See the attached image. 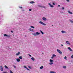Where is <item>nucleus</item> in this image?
<instances>
[{"instance_id": "nucleus-11", "label": "nucleus", "mask_w": 73, "mask_h": 73, "mask_svg": "<svg viewBox=\"0 0 73 73\" xmlns=\"http://www.w3.org/2000/svg\"><path fill=\"white\" fill-rule=\"evenodd\" d=\"M69 21L70 22V23L72 24L73 23V21L72 20H70Z\"/></svg>"}, {"instance_id": "nucleus-42", "label": "nucleus", "mask_w": 73, "mask_h": 73, "mask_svg": "<svg viewBox=\"0 0 73 73\" xmlns=\"http://www.w3.org/2000/svg\"><path fill=\"white\" fill-rule=\"evenodd\" d=\"M53 57H54L52 56L51 57V58L52 59V58H53Z\"/></svg>"}, {"instance_id": "nucleus-13", "label": "nucleus", "mask_w": 73, "mask_h": 73, "mask_svg": "<svg viewBox=\"0 0 73 73\" xmlns=\"http://www.w3.org/2000/svg\"><path fill=\"white\" fill-rule=\"evenodd\" d=\"M19 58L20 59V60H22V59H23V57L21 56H20L19 57Z\"/></svg>"}, {"instance_id": "nucleus-9", "label": "nucleus", "mask_w": 73, "mask_h": 73, "mask_svg": "<svg viewBox=\"0 0 73 73\" xmlns=\"http://www.w3.org/2000/svg\"><path fill=\"white\" fill-rule=\"evenodd\" d=\"M66 43L67 44H68V45H70V42H69V41H66Z\"/></svg>"}, {"instance_id": "nucleus-48", "label": "nucleus", "mask_w": 73, "mask_h": 73, "mask_svg": "<svg viewBox=\"0 0 73 73\" xmlns=\"http://www.w3.org/2000/svg\"><path fill=\"white\" fill-rule=\"evenodd\" d=\"M14 36V35H13V36Z\"/></svg>"}, {"instance_id": "nucleus-37", "label": "nucleus", "mask_w": 73, "mask_h": 73, "mask_svg": "<svg viewBox=\"0 0 73 73\" xmlns=\"http://www.w3.org/2000/svg\"><path fill=\"white\" fill-rule=\"evenodd\" d=\"M66 1H67V2H69V0H66Z\"/></svg>"}, {"instance_id": "nucleus-2", "label": "nucleus", "mask_w": 73, "mask_h": 73, "mask_svg": "<svg viewBox=\"0 0 73 73\" xmlns=\"http://www.w3.org/2000/svg\"><path fill=\"white\" fill-rule=\"evenodd\" d=\"M39 23H40V24H42V25H44L45 26L46 25L44 23H43L42 22H41V21H40L39 22Z\"/></svg>"}, {"instance_id": "nucleus-32", "label": "nucleus", "mask_w": 73, "mask_h": 73, "mask_svg": "<svg viewBox=\"0 0 73 73\" xmlns=\"http://www.w3.org/2000/svg\"><path fill=\"white\" fill-rule=\"evenodd\" d=\"M10 73H13V72H12V71H11V70H10Z\"/></svg>"}, {"instance_id": "nucleus-19", "label": "nucleus", "mask_w": 73, "mask_h": 73, "mask_svg": "<svg viewBox=\"0 0 73 73\" xmlns=\"http://www.w3.org/2000/svg\"><path fill=\"white\" fill-rule=\"evenodd\" d=\"M68 49H69V50H70V51H72V49H71V48L70 47H68Z\"/></svg>"}, {"instance_id": "nucleus-23", "label": "nucleus", "mask_w": 73, "mask_h": 73, "mask_svg": "<svg viewBox=\"0 0 73 73\" xmlns=\"http://www.w3.org/2000/svg\"><path fill=\"white\" fill-rule=\"evenodd\" d=\"M42 20L44 21H46V19H42Z\"/></svg>"}, {"instance_id": "nucleus-31", "label": "nucleus", "mask_w": 73, "mask_h": 73, "mask_svg": "<svg viewBox=\"0 0 73 73\" xmlns=\"http://www.w3.org/2000/svg\"><path fill=\"white\" fill-rule=\"evenodd\" d=\"M64 59H66V56H65V57L64 58Z\"/></svg>"}, {"instance_id": "nucleus-7", "label": "nucleus", "mask_w": 73, "mask_h": 73, "mask_svg": "<svg viewBox=\"0 0 73 73\" xmlns=\"http://www.w3.org/2000/svg\"><path fill=\"white\" fill-rule=\"evenodd\" d=\"M16 60L18 62H19L20 61V60L19 58H17Z\"/></svg>"}, {"instance_id": "nucleus-49", "label": "nucleus", "mask_w": 73, "mask_h": 73, "mask_svg": "<svg viewBox=\"0 0 73 73\" xmlns=\"http://www.w3.org/2000/svg\"><path fill=\"white\" fill-rule=\"evenodd\" d=\"M52 25V26H53V25Z\"/></svg>"}, {"instance_id": "nucleus-8", "label": "nucleus", "mask_w": 73, "mask_h": 73, "mask_svg": "<svg viewBox=\"0 0 73 73\" xmlns=\"http://www.w3.org/2000/svg\"><path fill=\"white\" fill-rule=\"evenodd\" d=\"M29 31H31V32H34L33 29H31V28L29 29Z\"/></svg>"}, {"instance_id": "nucleus-38", "label": "nucleus", "mask_w": 73, "mask_h": 73, "mask_svg": "<svg viewBox=\"0 0 73 73\" xmlns=\"http://www.w3.org/2000/svg\"><path fill=\"white\" fill-rule=\"evenodd\" d=\"M52 4L53 5H55V3H52Z\"/></svg>"}, {"instance_id": "nucleus-36", "label": "nucleus", "mask_w": 73, "mask_h": 73, "mask_svg": "<svg viewBox=\"0 0 73 73\" xmlns=\"http://www.w3.org/2000/svg\"><path fill=\"white\" fill-rule=\"evenodd\" d=\"M13 66L15 68H16V66H15L14 65H13Z\"/></svg>"}, {"instance_id": "nucleus-27", "label": "nucleus", "mask_w": 73, "mask_h": 73, "mask_svg": "<svg viewBox=\"0 0 73 73\" xmlns=\"http://www.w3.org/2000/svg\"><path fill=\"white\" fill-rule=\"evenodd\" d=\"M52 56L54 57H56V55H55L54 54H53Z\"/></svg>"}, {"instance_id": "nucleus-39", "label": "nucleus", "mask_w": 73, "mask_h": 73, "mask_svg": "<svg viewBox=\"0 0 73 73\" xmlns=\"http://www.w3.org/2000/svg\"><path fill=\"white\" fill-rule=\"evenodd\" d=\"M27 69L28 70H30L29 69H28V68H27V69Z\"/></svg>"}, {"instance_id": "nucleus-50", "label": "nucleus", "mask_w": 73, "mask_h": 73, "mask_svg": "<svg viewBox=\"0 0 73 73\" xmlns=\"http://www.w3.org/2000/svg\"><path fill=\"white\" fill-rule=\"evenodd\" d=\"M27 36H25L26 37Z\"/></svg>"}, {"instance_id": "nucleus-21", "label": "nucleus", "mask_w": 73, "mask_h": 73, "mask_svg": "<svg viewBox=\"0 0 73 73\" xmlns=\"http://www.w3.org/2000/svg\"><path fill=\"white\" fill-rule=\"evenodd\" d=\"M43 67H44L43 66H42L41 67H40V69H42L43 68Z\"/></svg>"}, {"instance_id": "nucleus-12", "label": "nucleus", "mask_w": 73, "mask_h": 73, "mask_svg": "<svg viewBox=\"0 0 73 73\" xmlns=\"http://www.w3.org/2000/svg\"><path fill=\"white\" fill-rule=\"evenodd\" d=\"M50 62H53V60L50 59Z\"/></svg>"}, {"instance_id": "nucleus-1", "label": "nucleus", "mask_w": 73, "mask_h": 73, "mask_svg": "<svg viewBox=\"0 0 73 73\" xmlns=\"http://www.w3.org/2000/svg\"><path fill=\"white\" fill-rule=\"evenodd\" d=\"M4 36H6V37L7 38H10V37H11V35H8L5 34L4 35Z\"/></svg>"}, {"instance_id": "nucleus-24", "label": "nucleus", "mask_w": 73, "mask_h": 73, "mask_svg": "<svg viewBox=\"0 0 73 73\" xmlns=\"http://www.w3.org/2000/svg\"><path fill=\"white\" fill-rule=\"evenodd\" d=\"M63 68L64 69H66V66H63Z\"/></svg>"}, {"instance_id": "nucleus-6", "label": "nucleus", "mask_w": 73, "mask_h": 73, "mask_svg": "<svg viewBox=\"0 0 73 73\" xmlns=\"http://www.w3.org/2000/svg\"><path fill=\"white\" fill-rule=\"evenodd\" d=\"M20 52H18V53H17L16 54V56H19V55H20Z\"/></svg>"}, {"instance_id": "nucleus-4", "label": "nucleus", "mask_w": 73, "mask_h": 73, "mask_svg": "<svg viewBox=\"0 0 73 73\" xmlns=\"http://www.w3.org/2000/svg\"><path fill=\"white\" fill-rule=\"evenodd\" d=\"M0 69L1 70V71H3V66H0Z\"/></svg>"}, {"instance_id": "nucleus-15", "label": "nucleus", "mask_w": 73, "mask_h": 73, "mask_svg": "<svg viewBox=\"0 0 73 73\" xmlns=\"http://www.w3.org/2000/svg\"><path fill=\"white\" fill-rule=\"evenodd\" d=\"M5 68H6V69H9V68H8V67L6 65L5 66Z\"/></svg>"}, {"instance_id": "nucleus-20", "label": "nucleus", "mask_w": 73, "mask_h": 73, "mask_svg": "<svg viewBox=\"0 0 73 73\" xmlns=\"http://www.w3.org/2000/svg\"><path fill=\"white\" fill-rule=\"evenodd\" d=\"M50 65H52V64H53V62H51L49 63Z\"/></svg>"}, {"instance_id": "nucleus-43", "label": "nucleus", "mask_w": 73, "mask_h": 73, "mask_svg": "<svg viewBox=\"0 0 73 73\" xmlns=\"http://www.w3.org/2000/svg\"><path fill=\"white\" fill-rule=\"evenodd\" d=\"M42 19H46V18L45 17H43Z\"/></svg>"}, {"instance_id": "nucleus-26", "label": "nucleus", "mask_w": 73, "mask_h": 73, "mask_svg": "<svg viewBox=\"0 0 73 73\" xmlns=\"http://www.w3.org/2000/svg\"><path fill=\"white\" fill-rule=\"evenodd\" d=\"M31 28H33V29H35V27H34L33 26H31Z\"/></svg>"}, {"instance_id": "nucleus-47", "label": "nucleus", "mask_w": 73, "mask_h": 73, "mask_svg": "<svg viewBox=\"0 0 73 73\" xmlns=\"http://www.w3.org/2000/svg\"><path fill=\"white\" fill-rule=\"evenodd\" d=\"M61 46H63V45L61 44Z\"/></svg>"}, {"instance_id": "nucleus-46", "label": "nucleus", "mask_w": 73, "mask_h": 73, "mask_svg": "<svg viewBox=\"0 0 73 73\" xmlns=\"http://www.w3.org/2000/svg\"><path fill=\"white\" fill-rule=\"evenodd\" d=\"M3 73H7V72H3Z\"/></svg>"}, {"instance_id": "nucleus-33", "label": "nucleus", "mask_w": 73, "mask_h": 73, "mask_svg": "<svg viewBox=\"0 0 73 73\" xmlns=\"http://www.w3.org/2000/svg\"><path fill=\"white\" fill-rule=\"evenodd\" d=\"M28 67L29 68V69H31V67H30V66H29Z\"/></svg>"}, {"instance_id": "nucleus-22", "label": "nucleus", "mask_w": 73, "mask_h": 73, "mask_svg": "<svg viewBox=\"0 0 73 73\" xmlns=\"http://www.w3.org/2000/svg\"><path fill=\"white\" fill-rule=\"evenodd\" d=\"M30 3L31 4H33V3H35V2L34 1H31L30 2Z\"/></svg>"}, {"instance_id": "nucleus-35", "label": "nucleus", "mask_w": 73, "mask_h": 73, "mask_svg": "<svg viewBox=\"0 0 73 73\" xmlns=\"http://www.w3.org/2000/svg\"><path fill=\"white\" fill-rule=\"evenodd\" d=\"M19 8H20L21 9H22L23 8V7H19Z\"/></svg>"}, {"instance_id": "nucleus-18", "label": "nucleus", "mask_w": 73, "mask_h": 73, "mask_svg": "<svg viewBox=\"0 0 73 73\" xmlns=\"http://www.w3.org/2000/svg\"><path fill=\"white\" fill-rule=\"evenodd\" d=\"M36 34L37 35H40V33H38V32H36Z\"/></svg>"}, {"instance_id": "nucleus-41", "label": "nucleus", "mask_w": 73, "mask_h": 73, "mask_svg": "<svg viewBox=\"0 0 73 73\" xmlns=\"http://www.w3.org/2000/svg\"><path fill=\"white\" fill-rule=\"evenodd\" d=\"M31 9H29V11H31Z\"/></svg>"}, {"instance_id": "nucleus-25", "label": "nucleus", "mask_w": 73, "mask_h": 73, "mask_svg": "<svg viewBox=\"0 0 73 73\" xmlns=\"http://www.w3.org/2000/svg\"><path fill=\"white\" fill-rule=\"evenodd\" d=\"M40 32H41V33H42V34H44V33L42 31L40 30Z\"/></svg>"}, {"instance_id": "nucleus-34", "label": "nucleus", "mask_w": 73, "mask_h": 73, "mask_svg": "<svg viewBox=\"0 0 73 73\" xmlns=\"http://www.w3.org/2000/svg\"><path fill=\"white\" fill-rule=\"evenodd\" d=\"M71 58H73V55H72L71 56Z\"/></svg>"}, {"instance_id": "nucleus-30", "label": "nucleus", "mask_w": 73, "mask_h": 73, "mask_svg": "<svg viewBox=\"0 0 73 73\" xmlns=\"http://www.w3.org/2000/svg\"><path fill=\"white\" fill-rule=\"evenodd\" d=\"M28 55L30 57H32V56H31V55L30 54H29Z\"/></svg>"}, {"instance_id": "nucleus-29", "label": "nucleus", "mask_w": 73, "mask_h": 73, "mask_svg": "<svg viewBox=\"0 0 73 73\" xmlns=\"http://www.w3.org/2000/svg\"><path fill=\"white\" fill-rule=\"evenodd\" d=\"M62 9L63 10H64V9H65V8H64V7H62Z\"/></svg>"}, {"instance_id": "nucleus-5", "label": "nucleus", "mask_w": 73, "mask_h": 73, "mask_svg": "<svg viewBox=\"0 0 73 73\" xmlns=\"http://www.w3.org/2000/svg\"><path fill=\"white\" fill-rule=\"evenodd\" d=\"M61 32L62 33H66V31H61Z\"/></svg>"}, {"instance_id": "nucleus-14", "label": "nucleus", "mask_w": 73, "mask_h": 73, "mask_svg": "<svg viewBox=\"0 0 73 73\" xmlns=\"http://www.w3.org/2000/svg\"><path fill=\"white\" fill-rule=\"evenodd\" d=\"M32 35H33V36H37V34L36 33H33Z\"/></svg>"}, {"instance_id": "nucleus-45", "label": "nucleus", "mask_w": 73, "mask_h": 73, "mask_svg": "<svg viewBox=\"0 0 73 73\" xmlns=\"http://www.w3.org/2000/svg\"><path fill=\"white\" fill-rule=\"evenodd\" d=\"M58 7H60V5H58Z\"/></svg>"}, {"instance_id": "nucleus-17", "label": "nucleus", "mask_w": 73, "mask_h": 73, "mask_svg": "<svg viewBox=\"0 0 73 73\" xmlns=\"http://www.w3.org/2000/svg\"><path fill=\"white\" fill-rule=\"evenodd\" d=\"M31 59L33 61H35V58L34 57H32Z\"/></svg>"}, {"instance_id": "nucleus-10", "label": "nucleus", "mask_w": 73, "mask_h": 73, "mask_svg": "<svg viewBox=\"0 0 73 73\" xmlns=\"http://www.w3.org/2000/svg\"><path fill=\"white\" fill-rule=\"evenodd\" d=\"M49 5H50V7L51 8H53V6L52 5H51L50 3H48Z\"/></svg>"}, {"instance_id": "nucleus-16", "label": "nucleus", "mask_w": 73, "mask_h": 73, "mask_svg": "<svg viewBox=\"0 0 73 73\" xmlns=\"http://www.w3.org/2000/svg\"><path fill=\"white\" fill-rule=\"evenodd\" d=\"M68 12L70 14H73V13L72 12H70V11H68Z\"/></svg>"}, {"instance_id": "nucleus-40", "label": "nucleus", "mask_w": 73, "mask_h": 73, "mask_svg": "<svg viewBox=\"0 0 73 73\" xmlns=\"http://www.w3.org/2000/svg\"><path fill=\"white\" fill-rule=\"evenodd\" d=\"M40 7H41V8H43V7H42V6H40Z\"/></svg>"}, {"instance_id": "nucleus-3", "label": "nucleus", "mask_w": 73, "mask_h": 73, "mask_svg": "<svg viewBox=\"0 0 73 73\" xmlns=\"http://www.w3.org/2000/svg\"><path fill=\"white\" fill-rule=\"evenodd\" d=\"M57 52L60 54H62V52L59 50L57 49Z\"/></svg>"}, {"instance_id": "nucleus-44", "label": "nucleus", "mask_w": 73, "mask_h": 73, "mask_svg": "<svg viewBox=\"0 0 73 73\" xmlns=\"http://www.w3.org/2000/svg\"><path fill=\"white\" fill-rule=\"evenodd\" d=\"M11 32H12V33H13V31H11Z\"/></svg>"}, {"instance_id": "nucleus-28", "label": "nucleus", "mask_w": 73, "mask_h": 73, "mask_svg": "<svg viewBox=\"0 0 73 73\" xmlns=\"http://www.w3.org/2000/svg\"><path fill=\"white\" fill-rule=\"evenodd\" d=\"M24 67L25 68H26V69H27V66H24Z\"/></svg>"}]
</instances>
